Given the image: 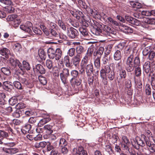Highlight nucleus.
I'll use <instances>...</instances> for the list:
<instances>
[{
    "mask_svg": "<svg viewBox=\"0 0 155 155\" xmlns=\"http://www.w3.org/2000/svg\"><path fill=\"white\" fill-rule=\"evenodd\" d=\"M21 110L19 109H17L15 112L13 114V116L15 117L18 118L20 116Z\"/></svg>",
    "mask_w": 155,
    "mask_h": 155,
    "instance_id": "8fccbe9b",
    "label": "nucleus"
},
{
    "mask_svg": "<svg viewBox=\"0 0 155 155\" xmlns=\"http://www.w3.org/2000/svg\"><path fill=\"white\" fill-rule=\"evenodd\" d=\"M130 4L133 8L137 9L140 8L142 7V5L138 2H131Z\"/></svg>",
    "mask_w": 155,
    "mask_h": 155,
    "instance_id": "2f4dec72",
    "label": "nucleus"
},
{
    "mask_svg": "<svg viewBox=\"0 0 155 155\" xmlns=\"http://www.w3.org/2000/svg\"><path fill=\"white\" fill-rule=\"evenodd\" d=\"M119 75L120 76V78L117 81L118 83H120L121 80L122 79H125L127 77V74L126 71L124 69L119 71Z\"/></svg>",
    "mask_w": 155,
    "mask_h": 155,
    "instance_id": "393cba45",
    "label": "nucleus"
},
{
    "mask_svg": "<svg viewBox=\"0 0 155 155\" xmlns=\"http://www.w3.org/2000/svg\"><path fill=\"white\" fill-rule=\"evenodd\" d=\"M145 91L147 95H150L151 94V88L150 85L149 84H146Z\"/></svg>",
    "mask_w": 155,
    "mask_h": 155,
    "instance_id": "e2e57ef3",
    "label": "nucleus"
},
{
    "mask_svg": "<svg viewBox=\"0 0 155 155\" xmlns=\"http://www.w3.org/2000/svg\"><path fill=\"white\" fill-rule=\"evenodd\" d=\"M107 21L111 25L118 26L119 24L116 21L114 20L111 17H108L107 18Z\"/></svg>",
    "mask_w": 155,
    "mask_h": 155,
    "instance_id": "f704fd0d",
    "label": "nucleus"
},
{
    "mask_svg": "<svg viewBox=\"0 0 155 155\" xmlns=\"http://www.w3.org/2000/svg\"><path fill=\"white\" fill-rule=\"evenodd\" d=\"M136 139L137 140V143L138 144L139 147V146L143 147L145 146V143L142 139L138 137H137Z\"/></svg>",
    "mask_w": 155,
    "mask_h": 155,
    "instance_id": "6e6d98bb",
    "label": "nucleus"
},
{
    "mask_svg": "<svg viewBox=\"0 0 155 155\" xmlns=\"http://www.w3.org/2000/svg\"><path fill=\"white\" fill-rule=\"evenodd\" d=\"M13 47L15 51L16 52H19L22 50L21 46L19 43L15 44Z\"/></svg>",
    "mask_w": 155,
    "mask_h": 155,
    "instance_id": "4c0bfd02",
    "label": "nucleus"
},
{
    "mask_svg": "<svg viewBox=\"0 0 155 155\" xmlns=\"http://www.w3.org/2000/svg\"><path fill=\"white\" fill-rule=\"evenodd\" d=\"M51 120L48 116L45 118H44L40 120L38 123V125L39 127H41L46 123L49 122Z\"/></svg>",
    "mask_w": 155,
    "mask_h": 155,
    "instance_id": "5701e85b",
    "label": "nucleus"
},
{
    "mask_svg": "<svg viewBox=\"0 0 155 155\" xmlns=\"http://www.w3.org/2000/svg\"><path fill=\"white\" fill-rule=\"evenodd\" d=\"M142 21V26L145 28H148V24L155 25V18H154L145 17Z\"/></svg>",
    "mask_w": 155,
    "mask_h": 155,
    "instance_id": "0eeeda50",
    "label": "nucleus"
},
{
    "mask_svg": "<svg viewBox=\"0 0 155 155\" xmlns=\"http://www.w3.org/2000/svg\"><path fill=\"white\" fill-rule=\"evenodd\" d=\"M72 68L73 66L75 68H78L79 66L80 61V55L77 54L75 56L72 58L71 59Z\"/></svg>",
    "mask_w": 155,
    "mask_h": 155,
    "instance_id": "9d476101",
    "label": "nucleus"
},
{
    "mask_svg": "<svg viewBox=\"0 0 155 155\" xmlns=\"http://www.w3.org/2000/svg\"><path fill=\"white\" fill-rule=\"evenodd\" d=\"M35 67L37 71H38L40 74H43L45 73V69L41 64H37L36 65Z\"/></svg>",
    "mask_w": 155,
    "mask_h": 155,
    "instance_id": "bb28decb",
    "label": "nucleus"
},
{
    "mask_svg": "<svg viewBox=\"0 0 155 155\" xmlns=\"http://www.w3.org/2000/svg\"><path fill=\"white\" fill-rule=\"evenodd\" d=\"M15 143L14 142L9 143H7L8 146L10 147H4L3 148V151L5 153L10 154H15L18 152L19 149L17 148H11L15 145Z\"/></svg>",
    "mask_w": 155,
    "mask_h": 155,
    "instance_id": "7ed1b4c3",
    "label": "nucleus"
},
{
    "mask_svg": "<svg viewBox=\"0 0 155 155\" xmlns=\"http://www.w3.org/2000/svg\"><path fill=\"white\" fill-rule=\"evenodd\" d=\"M79 73L78 71L76 70H72L70 73L71 77V78H76L79 76Z\"/></svg>",
    "mask_w": 155,
    "mask_h": 155,
    "instance_id": "473e14b6",
    "label": "nucleus"
},
{
    "mask_svg": "<svg viewBox=\"0 0 155 155\" xmlns=\"http://www.w3.org/2000/svg\"><path fill=\"white\" fill-rule=\"evenodd\" d=\"M17 16L15 14H13L9 15L6 18V20L8 21H12V22L17 18Z\"/></svg>",
    "mask_w": 155,
    "mask_h": 155,
    "instance_id": "72a5a7b5",
    "label": "nucleus"
},
{
    "mask_svg": "<svg viewBox=\"0 0 155 155\" xmlns=\"http://www.w3.org/2000/svg\"><path fill=\"white\" fill-rule=\"evenodd\" d=\"M124 81V85L126 88H130L131 87V81L130 80L124 79L122 81L123 82Z\"/></svg>",
    "mask_w": 155,
    "mask_h": 155,
    "instance_id": "58836bf2",
    "label": "nucleus"
},
{
    "mask_svg": "<svg viewBox=\"0 0 155 155\" xmlns=\"http://www.w3.org/2000/svg\"><path fill=\"white\" fill-rule=\"evenodd\" d=\"M79 31L84 36L88 35V33L85 28H79Z\"/></svg>",
    "mask_w": 155,
    "mask_h": 155,
    "instance_id": "052dcab7",
    "label": "nucleus"
},
{
    "mask_svg": "<svg viewBox=\"0 0 155 155\" xmlns=\"http://www.w3.org/2000/svg\"><path fill=\"white\" fill-rule=\"evenodd\" d=\"M124 43H120L116 46V51L114 55V59L115 60L119 61L121 59L122 57L121 51L124 47Z\"/></svg>",
    "mask_w": 155,
    "mask_h": 155,
    "instance_id": "20e7f679",
    "label": "nucleus"
},
{
    "mask_svg": "<svg viewBox=\"0 0 155 155\" xmlns=\"http://www.w3.org/2000/svg\"><path fill=\"white\" fill-rule=\"evenodd\" d=\"M85 69L87 75L89 74L93 73L94 68L92 64L90 62V63L86 65Z\"/></svg>",
    "mask_w": 155,
    "mask_h": 155,
    "instance_id": "6ab92c4d",
    "label": "nucleus"
},
{
    "mask_svg": "<svg viewBox=\"0 0 155 155\" xmlns=\"http://www.w3.org/2000/svg\"><path fill=\"white\" fill-rule=\"evenodd\" d=\"M111 69L108 65H105L103 67L100 71V76L102 79L106 80V74L110 71Z\"/></svg>",
    "mask_w": 155,
    "mask_h": 155,
    "instance_id": "9b49d317",
    "label": "nucleus"
},
{
    "mask_svg": "<svg viewBox=\"0 0 155 155\" xmlns=\"http://www.w3.org/2000/svg\"><path fill=\"white\" fill-rule=\"evenodd\" d=\"M32 27L31 22L28 21L25 25H21L20 26V29L31 35H32V31L31 28Z\"/></svg>",
    "mask_w": 155,
    "mask_h": 155,
    "instance_id": "1a4fd4ad",
    "label": "nucleus"
},
{
    "mask_svg": "<svg viewBox=\"0 0 155 155\" xmlns=\"http://www.w3.org/2000/svg\"><path fill=\"white\" fill-rule=\"evenodd\" d=\"M100 57L98 56V57L95 59L94 61L95 67L97 68V73H98L100 67Z\"/></svg>",
    "mask_w": 155,
    "mask_h": 155,
    "instance_id": "4be33fe9",
    "label": "nucleus"
},
{
    "mask_svg": "<svg viewBox=\"0 0 155 155\" xmlns=\"http://www.w3.org/2000/svg\"><path fill=\"white\" fill-rule=\"evenodd\" d=\"M67 34L70 38L74 39L78 36V32L76 29L72 27H71L67 28Z\"/></svg>",
    "mask_w": 155,
    "mask_h": 155,
    "instance_id": "6e6552de",
    "label": "nucleus"
},
{
    "mask_svg": "<svg viewBox=\"0 0 155 155\" xmlns=\"http://www.w3.org/2000/svg\"><path fill=\"white\" fill-rule=\"evenodd\" d=\"M0 2L2 5H11L12 2L11 0H0Z\"/></svg>",
    "mask_w": 155,
    "mask_h": 155,
    "instance_id": "4d7b16f0",
    "label": "nucleus"
},
{
    "mask_svg": "<svg viewBox=\"0 0 155 155\" xmlns=\"http://www.w3.org/2000/svg\"><path fill=\"white\" fill-rule=\"evenodd\" d=\"M19 68L22 71H24L25 70H29L31 68V67L29 63L24 61L22 62V65L20 63V65H19Z\"/></svg>",
    "mask_w": 155,
    "mask_h": 155,
    "instance_id": "f3484780",
    "label": "nucleus"
},
{
    "mask_svg": "<svg viewBox=\"0 0 155 155\" xmlns=\"http://www.w3.org/2000/svg\"><path fill=\"white\" fill-rule=\"evenodd\" d=\"M75 48H70L68 52V54L69 56L71 57H73L75 54Z\"/></svg>",
    "mask_w": 155,
    "mask_h": 155,
    "instance_id": "680f3d73",
    "label": "nucleus"
},
{
    "mask_svg": "<svg viewBox=\"0 0 155 155\" xmlns=\"http://www.w3.org/2000/svg\"><path fill=\"white\" fill-rule=\"evenodd\" d=\"M86 152L84 150L83 147L81 146L78 147V149L76 148H74L73 150V153L75 155H83L82 154L83 152Z\"/></svg>",
    "mask_w": 155,
    "mask_h": 155,
    "instance_id": "a211bd4d",
    "label": "nucleus"
},
{
    "mask_svg": "<svg viewBox=\"0 0 155 155\" xmlns=\"http://www.w3.org/2000/svg\"><path fill=\"white\" fill-rule=\"evenodd\" d=\"M150 48L149 47H146L143 51V54L144 56L147 55L150 51Z\"/></svg>",
    "mask_w": 155,
    "mask_h": 155,
    "instance_id": "0e129e2a",
    "label": "nucleus"
},
{
    "mask_svg": "<svg viewBox=\"0 0 155 155\" xmlns=\"http://www.w3.org/2000/svg\"><path fill=\"white\" fill-rule=\"evenodd\" d=\"M134 68L139 67L140 65V61L139 58L138 56L136 57L134 59Z\"/></svg>",
    "mask_w": 155,
    "mask_h": 155,
    "instance_id": "a19ab883",
    "label": "nucleus"
},
{
    "mask_svg": "<svg viewBox=\"0 0 155 155\" xmlns=\"http://www.w3.org/2000/svg\"><path fill=\"white\" fill-rule=\"evenodd\" d=\"M18 102V100L16 97H12L9 99V104L12 105H14Z\"/></svg>",
    "mask_w": 155,
    "mask_h": 155,
    "instance_id": "a18cd8bd",
    "label": "nucleus"
},
{
    "mask_svg": "<svg viewBox=\"0 0 155 155\" xmlns=\"http://www.w3.org/2000/svg\"><path fill=\"white\" fill-rule=\"evenodd\" d=\"M137 139L136 138L135 139H133L132 140L131 143L132 145L137 149H138L139 148L138 144L137 143Z\"/></svg>",
    "mask_w": 155,
    "mask_h": 155,
    "instance_id": "338daca9",
    "label": "nucleus"
},
{
    "mask_svg": "<svg viewBox=\"0 0 155 155\" xmlns=\"http://www.w3.org/2000/svg\"><path fill=\"white\" fill-rule=\"evenodd\" d=\"M21 22V21L18 18H16L15 21L12 22V25L14 27H18L19 25Z\"/></svg>",
    "mask_w": 155,
    "mask_h": 155,
    "instance_id": "864d4df0",
    "label": "nucleus"
},
{
    "mask_svg": "<svg viewBox=\"0 0 155 155\" xmlns=\"http://www.w3.org/2000/svg\"><path fill=\"white\" fill-rule=\"evenodd\" d=\"M53 126L50 124H47L44 126V128L46 132L48 134H51L53 132Z\"/></svg>",
    "mask_w": 155,
    "mask_h": 155,
    "instance_id": "cd10ccee",
    "label": "nucleus"
},
{
    "mask_svg": "<svg viewBox=\"0 0 155 155\" xmlns=\"http://www.w3.org/2000/svg\"><path fill=\"white\" fill-rule=\"evenodd\" d=\"M49 35H46L48 38H53L59 36V34L55 30L52 28H50L48 30Z\"/></svg>",
    "mask_w": 155,
    "mask_h": 155,
    "instance_id": "dca6fc26",
    "label": "nucleus"
},
{
    "mask_svg": "<svg viewBox=\"0 0 155 155\" xmlns=\"http://www.w3.org/2000/svg\"><path fill=\"white\" fill-rule=\"evenodd\" d=\"M38 78L41 84L43 85H45L46 84L47 81L45 78L42 76H39Z\"/></svg>",
    "mask_w": 155,
    "mask_h": 155,
    "instance_id": "c03bdc74",
    "label": "nucleus"
},
{
    "mask_svg": "<svg viewBox=\"0 0 155 155\" xmlns=\"http://www.w3.org/2000/svg\"><path fill=\"white\" fill-rule=\"evenodd\" d=\"M122 147V149L127 151H130L129 146L130 145V143H121Z\"/></svg>",
    "mask_w": 155,
    "mask_h": 155,
    "instance_id": "49530a36",
    "label": "nucleus"
},
{
    "mask_svg": "<svg viewBox=\"0 0 155 155\" xmlns=\"http://www.w3.org/2000/svg\"><path fill=\"white\" fill-rule=\"evenodd\" d=\"M47 143L45 141L40 142L39 143H36L34 145V146L35 148H39L41 147L44 148L47 145Z\"/></svg>",
    "mask_w": 155,
    "mask_h": 155,
    "instance_id": "c85d7f7f",
    "label": "nucleus"
},
{
    "mask_svg": "<svg viewBox=\"0 0 155 155\" xmlns=\"http://www.w3.org/2000/svg\"><path fill=\"white\" fill-rule=\"evenodd\" d=\"M58 25L60 28L63 31H67V28H68L66 27V25L61 20L58 21Z\"/></svg>",
    "mask_w": 155,
    "mask_h": 155,
    "instance_id": "c9c22d12",
    "label": "nucleus"
},
{
    "mask_svg": "<svg viewBox=\"0 0 155 155\" xmlns=\"http://www.w3.org/2000/svg\"><path fill=\"white\" fill-rule=\"evenodd\" d=\"M9 62L11 64L14 68L18 66L19 67V65H20V63L19 61L12 57L10 58L9 59Z\"/></svg>",
    "mask_w": 155,
    "mask_h": 155,
    "instance_id": "412c9836",
    "label": "nucleus"
},
{
    "mask_svg": "<svg viewBox=\"0 0 155 155\" xmlns=\"http://www.w3.org/2000/svg\"><path fill=\"white\" fill-rule=\"evenodd\" d=\"M40 27L46 35H49L48 30L46 28L45 25H40Z\"/></svg>",
    "mask_w": 155,
    "mask_h": 155,
    "instance_id": "69168bd1",
    "label": "nucleus"
},
{
    "mask_svg": "<svg viewBox=\"0 0 155 155\" xmlns=\"http://www.w3.org/2000/svg\"><path fill=\"white\" fill-rule=\"evenodd\" d=\"M134 56L132 54H130L128 57L126 61V68L127 71L130 72L134 69Z\"/></svg>",
    "mask_w": 155,
    "mask_h": 155,
    "instance_id": "39448f33",
    "label": "nucleus"
},
{
    "mask_svg": "<svg viewBox=\"0 0 155 155\" xmlns=\"http://www.w3.org/2000/svg\"><path fill=\"white\" fill-rule=\"evenodd\" d=\"M93 51L94 49L92 47H90L89 48L86 55H87L89 57L91 56L93 54Z\"/></svg>",
    "mask_w": 155,
    "mask_h": 155,
    "instance_id": "774afa93",
    "label": "nucleus"
},
{
    "mask_svg": "<svg viewBox=\"0 0 155 155\" xmlns=\"http://www.w3.org/2000/svg\"><path fill=\"white\" fill-rule=\"evenodd\" d=\"M104 149L106 151L109 153H112L114 152L111 147L110 145H106L104 147Z\"/></svg>",
    "mask_w": 155,
    "mask_h": 155,
    "instance_id": "37998d69",
    "label": "nucleus"
},
{
    "mask_svg": "<svg viewBox=\"0 0 155 155\" xmlns=\"http://www.w3.org/2000/svg\"><path fill=\"white\" fill-rule=\"evenodd\" d=\"M46 65L49 69H51L53 67L52 61L49 59L47 60L46 61Z\"/></svg>",
    "mask_w": 155,
    "mask_h": 155,
    "instance_id": "603ef678",
    "label": "nucleus"
},
{
    "mask_svg": "<svg viewBox=\"0 0 155 155\" xmlns=\"http://www.w3.org/2000/svg\"><path fill=\"white\" fill-rule=\"evenodd\" d=\"M76 51L77 52V54L80 55V54L83 53L84 51V49L82 46L79 45L76 48Z\"/></svg>",
    "mask_w": 155,
    "mask_h": 155,
    "instance_id": "79ce46f5",
    "label": "nucleus"
},
{
    "mask_svg": "<svg viewBox=\"0 0 155 155\" xmlns=\"http://www.w3.org/2000/svg\"><path fill=\"white\" fill-rule=\"evenodd\" d=\"M10 54V51L7 48H2L0 50V54L6 58H8Z\"/></svg>",
    "mask_w": 155,
    "mask_h": 155,
    "instance_id": "2eb2a0df",
    "label": "nucleus"
},
{
    "mask_svg": "<svg viewBox=\"0 0 155 155\" xmlns=\"http://www.w3.org/2000/svg\"><path fill=\"white\" fill-rule=\"evenodd\" d=\"M59 145L60 146H61V147L67 146V143L65 139L64 138H61L60 140Z\"/></svg>",
    "mask_w": 155,
    "mask_h": 155,
    "instance_id": "3c124183",
    "label": "nucleus"
},
{
    "mask_svg": "<svg viewBox=\"0 0 155 155\" xmlns=\"http://www.w3.org/2000/svg\"><path fill=\"white\" fill-rule=\"evenodd\" d=\"M64 61L66 67L68 68H72L71 60L70 61V58L68 56L66 55L64 57Z\"/></svg>",
    "mask_w": 155,
    "mask_h": 155,
    "instance_id": "aec40b11",
    "label": "nucleus"
},
{
    "mask_svg": "<svg viewBox=\"0 0 155 155\" xmlns=\"http://www.w3.org/2000/svg\"><path fill=\"white\" fill-rule=\"evenodd\" d=\"M93 34L96 35H101L105 37L107 39H110L115 34V31L107 25H104V28L99 24L94 27L92 30Z\"/></svg>",
    "mask_w": 155,
    "mask_h": 155,
    "instance_id": "f257e3e1",
    "label": "nucleus"
},
{
    "mask_svg": "<svg viewBox=\"0 0 155 155\" xmlns=\"http://www.w3.org/2000/svg\"><path fill=\"white\" fill-rule=\"evenodd\" d=\"M1 127L3 128H5V130L8 131L9 133L13 134V130L9 127L6 122H3V123H2Z\"/></svg>",
    "mask_w": 155,
    "mask_h": 155,
    "instance_id": "b1692460",
    "label": "nucleus"
},
{
    "mask_svg": "<svg viewBox=\"0 0 155 155\" xmlns=\"http://www.w3.org/2000/svg\"><path fill=\"white\" fill-rule=\"evenodd\" d=\"M38 55L42 60H45L46 57V54L43 50L40 49L38 51Z\"/></svg>",
    "mask_w": 155,
    "mask_h": 155,
    "instance_id": "c756f323",
    "label": "nucleus"
},
{
    "mask_svg": "<svg viewBox=\"0 0 155 155\" xmlns=\"http://www.w3.org/2000/svg\"><path fill=\"white\" fill-rule=\"evenodd\" d=\"M120 29L125 33H131L133 30L132 28L128 27L123 24H121L119 26Z\"/></svg>",
    "mask_w": 155,
    "mask_h": 155,
    "instance_id": "ddd939ff",
    "label": "nucleus"
},
{
    "mask_svg": "<svg viewBox=\"0 0 155 155\" xmlns=\"http://www.w3.org/2000/svg\"><path fill=\"white\" fill-rule=\"evenodd\" d=\"M19 80L21 83L25 85L28 84L29 82L27 78L24 76L19 77Z\"/></svg>",
    "mask_w": 155,
    "mask_h": 155,
    "instance_id": "ea45409f",
    "label": "nucleus"
},
{
    "mask_svg": "<svg viewBox=\"0 0 155 155\" xmlns=\"http://www.w3.org/2000/svg\"><path fill=\"white\" fill-rule=\"evenodd\" d=\"M115 78V73L113 71H111L108 73L106 74V80L103 79V81L104 84L106 85L107 84V78L110 81H113Z\"/></svg>",
    "mask_w": 155,
    "mask_h": 155,
    "instance_id": "f8f14e48",
    "label": "nucleus"
},
{
    "mask_svg": "<svg viewBox=\"0 0 155 155\" xmlns=\"http://www.w3.org/2000/svg\"><path fill=\"white\" fill-rule=\"evenodd\" d=\"M87 55H85L83 58L81 64V66H86V65L88 63L89 58Z\"/></svg>",
    "mask_w": 155,
    "mask_h": 155,
    "instance_id": "7c9ffc66",
    "label": "nucleus"
},
{
    "mask_svg": "<svg viewBox=\"0 0 155 155\" xmlns=\"http://www.w3.org/2000/svg\"><path fill=\"white\" fill-rule=\"evenodd\" d=\"M110 56L109 55H104L102 58V61L104 64L109 63Z\"/></svg>",
    "mask_w": 155,
    "mask_h": 155,
    "instance_id": "e433bc0d",
    "label": "nucleus"
},
{
    "mask_svg": "<svg viewBox=\"0 0 155 155\" xmlns=\"http://www.w3.org/2000/svg\"><path fill=\"white\" fill-rule=\"evenodd\" d=\"M143 69L144 71L146 73L149 72L150 70V63L147 61L145 62L143 65Z\"/></svg>",
    "mask_w": 155,
    "mask_h": 155,
    "instance_id": "a878e982",
    "label": "nucleus"
},
{
    "mask_svg": "<svg viewBox=\"0 0 155 155\" xmlns=\"http://www.w3.org/2000/svg\"><path fill=\"white\" fill-rule=\"evenodd\" d=\"M32 30L37 35H41L42 33V32L41 30L37 27L32 28Z\"/></svg>",
    "mask_w": 155,
    "mask_h": 155,
    "instance_id": "13d9d810",
    "label": "nucleus"
},
{
    "mask_svg": "<svg viewBox=\"0 0 155 155\" xmlns=\"http://www.w3.org/2000/svg\"><path fill=\"white\" fill-rule=\"evenodd\" d=\"M144 133L145 135L147 136L149 140H151L153 138L152 136L151 132L149 130H145Z\"/></svg>",
    "mask_w": 155,
    "mask_h": 155,
    "instance_id": "09e8293b",
    "label": "nucleus"
},
{
    "mask_svg": "<svg viewBox=\"0 0 155 155\" xmlns=\"http://www.w3.org/2000/svg\"><path fill=\"white\" fill-rule=\"evenodd\" d=\"M1 71L4 74L6 75H9L10 74V70L7 68L2 67L1 68Z\"/></svg>",
    "mask_w": 155,
    "mask_h": 155,
    "instance_id": "de8ad7c7",
    "label": "nucleus"
},
{
    "mask_svg": "<svg viewBox=\"0 0 155 155\" xmlns=\"http://www.w3.org/2000/svg\"><path fill=\"white\" fill-rule=\"evenodd\" d=\"M48 54L50 59L55 58L56 60L58 61L61 57L62 51L59 48H57L55 50L52 48H50L48 50Z\"/></svg>",
    "mask_w": 155,
    "mask_h": 155,
    "instance_id": "f03ea898",
    "label": "nucleus"
},
{
    "mask_svg": "<svg viewBox=\"0 0 155 155\" xmlns=\"http://www.w3.org/2000/svg\"><path fill=\"white\" fill-rule=\"evenodd\" d=\"M13 84L15 87L17 88L20 90L22 89L21 85L19 82L15 81L14 82Z\"/></svg>",
    "mask_w": 155,
    "mask_h": 155,
    "instance_id": "5fc2aeb1",
    "label": "nucleus"
},
{
    "mask_svg": "<svg viewBox=\"0 0 155 155\" xmlns=\"http://www.w3.org/2000/svg\"><path fill=\"white\" fill-rule=\"evenodd\" d=\"M134 16L135 18H136L139 19H143L144 18H145V17L143 16L141 13V12H136L134 14Z\"/></svg>",
    "mask_w": 155,
    "mask_h": 155,
    "instance_id": "bf43d9fd",
    "label": "nucleus"
},
{
    "mask_svg": "<svg viewBox=\"0 0 155 155\" xmlns=\"http://www.w3.org/2000/svg\"><path fill=\"white\" fill-rule=\"evenodd\" d=\"M69 71L68 69L64 68L63 69L61 72L60 74V79L64 84H66L67 83V78L70 75Z\"/></svg>",
    "mask_w": 155,
    "mask_h": 155,
    "instance_id": "423d86ee",
    "label": "nucleus"
},
{
    "mask_svg": "<svg viewBox=\"0 0 155 155\" xmlns=\"http://www.w3.org/2000/svg\"><path fill=\"white\" fill-rule=\"evenodd\" d=\"M70 83L72 86L75 89H77V87L79 86L81 84L82 80L81 79L76 78H71L70 80Z\"/></svg>",
    "mask_w": 155,
    "mask_h": 155,
    "instance_id": "4468645a",
    "label": "nucleus"
}]
</instances>
